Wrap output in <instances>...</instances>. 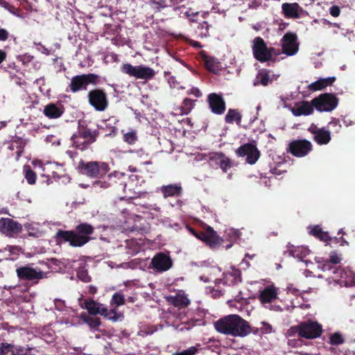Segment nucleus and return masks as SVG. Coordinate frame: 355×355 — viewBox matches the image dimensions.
<instances>
[{"instance_id":"54","label":"nucleus","mask_w":355,"mask_h":355,"mask_svg":"<svg viewBox=\"0 0 355 355\" xmlns=\"http://www.w3.org/2000/svg\"><path fill=\"white\" fill-rule=\"evenodd\" d=\"M220 154H224L222 152H217V153H213L209 156V161L210 162H214L216 164L218 165V164L220 162V159H218L217 155H219Z\"/></svg>"},{"instance_id":"26","label":"nucleus","mask_w":355,"mask_h":355,"mask_svg":"<svg viewBox=\"0 0 355 355\" xmlns=\"http://www.w3.org/2000/svg\"><path fill=\"white\" fill-rule=\"evenodd\" d=\"M155 76V71L153 69L143 64L138 65L137 79L148 80L153 78Z\"/></svg>"},{"instance_id":"21","label":"nucleus","mask_w":355,"mask_h":355,"mask_svg":"<svg viewBox=\"0 0 355 355\" xmlns=\"http://www.w3.org/2000/svg\"><path fill=\"white\" fill-rule=\"evenodd\" d=\"M160 191L165 198L168 197H178L182 195V187L181 184H171L162 186Z\"/></svg>"},{"instance_id":"20","label":"nucleus","mask_w":355,"mask_h":355,"mask_svg":"<svg viewBox=\"0 0 355 355\" xmlns=\"http://www.w3.org/2000/svg\"><path fill=\"white\" fill-rule=\"evenodd\" d=\"M314 106L312 105L311 102L303 101L299 104H296L294 107L292 108V113L296 116H300L302 115L307 116L310 115L313 112Z\"/></svg>"},{"instance_id":"22","label":"nucleus","mask_w":355,"mask_h":355,"mask_svg":"<svg viewBox=\"0 0 355 355\" xmlns=\"http://www.w3.org/2000/svg\"><path fill=\"white\" fill-rule=\"evenodd\" d=\"M64 113L62 105H58L55 103L47 104L43 110V114L49 119H58Z\"/></svg>"},{"instance_id":"43","label":"nucleus","mask_w":355,"mask_h":355,"mask_svg":"<svg viewBox=\"0 0 355 355\" xmlns=\"http://www.w3.org/2000/svg\"><path fill=\"white\" fill-rule=\"evenodd\" d=\"M340 259L338 257V256L336 254H331L329 261H326V263L323 264V267H322L323 270H331V263L338 264V263H340Z\"/></svg>"},{"instance_id":"19","label":"nucleus","mask_w":355,"mask_h":355,"mask_svg":"<svg viewBox=\"0 0 355 355\" xmlns=\"http://www.w3.org/2000/svg\"><path fill=\"white\" fill-rule=\"evenodd\" d=\"M282 13L286 18L297 19L300 17V11L303 9L297 3H284L282 5Z\"/></svg>"},{"instance_id":"42","label":"nucleus","mask_w":355,"mask_h":355,"mask_svg":"<svg viewBox=\"0 0 355 355\" xmlns=\"http://www.w3.org/2000/svg\"><path fill=\"white\" fill-rule=\"evenodd\" d=\"M77 277L83 282H89L91 277L89 275L87 270L85 268H79L77 270Z\"/></svg>"},{"instance_id":"7","label":"nucleus","mask_w":355,"mask_h":355,"mask_svg":"<svg viewBox=\"0 0 355 355\" xmlns=\"http://www.w3.org/2000/svg\"><path fill=\"white\" fill-rule=\"evenodd\" d=\"M311 104L319 112H331L338 106V98L333 93H324L311 100Z\"/></svg>"},{"instance_id":"47","label":"nucleus","mask_w":355,"mask_h":355,"mask_svg":"<svg viewBox=\"0 0 355 355\" xmlns=\"http://www.w3.org/2000/svg\"><path fill=\"white\" fill-rule=\"evenodd\" d=\"M198 352L196 347H191L180 352H176L175 355H194Z\"/></svg>"},{"instance_id":"59","label":"nucleus","mask_w":355,"mask_h":355,"mask_svg":"<svg viewBox=\"0 0 355 355\" xmlns=\"http://www.w3.org/2000/svg\"><path fill=\"white\" fill-rule=\"evenodd\" d=\"M10 3L6 2V1L4 0H0V6L3 8H4L5 9H7V8H8V6H10Z\"/></svg>"},{"instance_id":"36","label":"nucleus","mask_w":355,"mask_h":355,"mask_svg":"<svg viewBox=\"0 0 355 355\" xmlns=\"http://www.w3.org/2000/svg\"><path fill=\"white\" fill-rule=\"evenodd\" d=\"M121 71L129 76L134 77L137 79L138 65L133 66L130 63H125L121 66Z\"/></svg>"},{"instance_id":"63","label":"nucleus","mask_w":355,"mask_h":355,"mask_svg":"<svg viewBox=\"0 0 355 355\" xmlns=\"http://www.w3.org/2000/svg\"><path fill=\"white\" fill-rule=\"evenodd\" d=\"M343 123H344V124H345L346 126H348V125L352 124V121L348 123V121H346L345 119H343Z\"/></svg>"},{"instance_id":"24","label":"nucleus","mask_w":355,"mask_h":355,"mask_svg":"<svg viewBox=\"0 0 355 355\" xmlns=\"http://www.w3.org/2000/svg\"><path fill=\"white\" fill-rule=\"evenodd\" d=\"M277 298V289L274 286H267L260 293L259 300L262 304L270 303Z\"/></svg>"},{"instance_id":"4","label":"nucleus","mask_w":355,"mask_h":355,"mask_svg":"<svg viewBox=\"0 0 355 355\" xmlns=\"http://www.w3.org/2000/svg\"><path fill=\"white\" fill-rule=\"evenodd\" d=\"M100 83V76L96 73H83L76 75L71 79L67 92L76 93L80 91H86L89 85H97Z\"/></svg>"},{"instance_id":"11","label":"nucleus","mask_w":355,"mask_h":355,"mask_svg":"<svg viewBox=\"0 0 355 355\" xmlns=\"http://www.w3.org/2000/svg\"><path fill=\"white\" fill-rule=\"evenodd\" d=\"M173 264L171 257L164 252L157 253L150 262L151 268L157 272H164L172 268Z\"/></svg>"},{"instance_id":"48","label":"nucleus","mask_w":355,"mask_h":355,"mask_svg":"<svg viewBox=\"0 0 355 355\" xmlns=\"http://www.w3.org/2000/svg\"><path fill=\"white\" fill-rule=\"evenodd\" d=\"M105 318L112 322H116L118 320V315L114 309H110L107 314L105 315Z\"/></svg>"},{"instance_id":"49","label":"nucleus","mask_w":355,"mask_h":355,"mask_svg":"<svg viewBox=\"0 0 355 355\" xmlns=\"http://www.w3.org/2000/svg\"><path fill=\"white\" fill-rule=\"evenodd\" d=\"M300 324L298 325L291 327L288 330V335L289 336H293L297 334L300 337Z\"/></svg>"},{"instance_id":"18","label":"nucleus","mask_w":355,"mask_h":355,"mask_svg":"<svg viewBox=\"0 0 355 355\" xmlns=\"http://www.w3.org/2000/svg\"><path fill=\"white\" fill-rule=\"evenodd\" d=\"M117 122L118 120L114 117L103 121L100 125H98L97 131H100V135H103L104 137L113 138L118 134Z\"/></svg>"},{"instance_id":"32","label":"nucleus","mask_w":355,"mask_h":355,"mask_svg":"<svg viewBox=\"0 0 355 355\" xmlns=\"http://www.w3.org/2000/svg\"><path fill=\"white\" fill-rule=\"evenodd\" d=\"M196 100H192L189 98H186L183 100L181 105L178 108L180 110L179 114L180 115H187L189 114L191 110L193 109L196 105Z\"/></svg>"},{"instance_id":"57","label":"nucleus","mask_w":355,"mask_h":355,"mask_svg":"<svg viewBox=\"0 0 355 355\" xmlns=\"http://www.w3.org/2000/svg\"><path fill=\"white\" fill-rule=\"evenodd\" d=\"M191 94H193L196 97H200L202 96L201 92L198 88H193L191 90Z\"/></svg>"},{"instance_id":"3","label":"nucleus","mask_w":355,"mask_h":355,"mask_svg":"<svg viewBox=\"0 0 355 355\" xmlns=\"http://www.w3.org/2000/svg\"><path fill=\"white\" fill-rule=\"evenodd\" d=\"M189 232L199 240L202 241L211 249L218 248L223 243V239L220 237L217 232L210 226L206 225L202 232H197L191 226H187Z\"/></svg>"},{"instance_id":"33","label":"nucleus","mask_w":355,"mask_h":355,"mask_svg":"<svg viewBox=\"0 0 355 355\" xmlns=\"http://www.w3.org/2000/svg\"><path fill=\"white\" fill-rule=\"evenodd\" d=\"M224 282L225 284L229 285L236 284L238 282H241V271L239 270H236L232 271V272H228L225 274L224 277Z\"/></svg>"},{"instance_id":"61","label":"nucleus","mask_w":355,"mask_h":355,"mask_svg":"<svg viewBox=\"0 0 355 355\" xmlns=\"http://www.w3.org/2000/svg\"><path fill=\"white\" fill-rule=\"evenodd\" d=\"M272 331V327L270 324H267V327H266V330L263 331V333H268Z\"/></svg>"},{"instance_id":"55","label":"nucleus","mask_w":355,"mask_h":355,"mask_svg":"<svg viewBox=\"0 0 355 355\" xmlns=\"http://www.w3.org/2000/svg\"><path fill=\"white\" fill-rule=\"evenodd\" d=\"M109 311L110 310H108L105 306H104L103 304H102L100 308L99 313L98 314H100L105 318V315L107 314Z\"/></svg>"},{"instance_id":"52","label":"nucleus","mask_w":355,"mask_h":355,"mask_svg":"<svg viewBox=\"0 0 355 355\" xmlns=\"http://www.w3.org/2000/svg\"><path fill=\"white\" fill-rule=\"evenodd\" d=\"M6 10L15 16L21 17V10H19V8H16L12 5H10V6H8V8H7Z\"/></svg>"},{"instance_id":"60","label":"nucleus","mask_w":355,"mask_h":355,"mask_svg":"<svg viewBox=\"0 0 355 355\" xmlns=\"http://www.w3.org/2000/svg\"><path fill=\"white\" fill-rule=\"evenodd\" d=\"M10 3L6 2V1L4 0H0V6L3 8H4L5 9H7V8H8V6H10Z\"/></svg>"},{"instance_id":"39","label":"nucleus","mask_w":355,"mask_h":355,"mask_svg":"<svg viewBox=\"0 0 355 355\" xmlns=\"http://www.w3.org/2000/svg\"><path fill=\"white\" fill-rule=\"evenodd\" d=\"M25 178L29 184H34L36 182L37 175L36 173L31 169V166H24Z\"/></svg>"},{"instance_id":"44","label":"nucleus","mask_w":355,"mask_h":355,"mask_svg":"<svg viewBox=\"0 0 355 355\" xmlns=\"http://www.w3.org/2000/svg\"><path fill=\"white\" fill-rule=\"evenodd\" d=\"M123 139L125 142L129 144H133L137 140V136L135 132L131 131L125 133L123 135Z\"/></svg>"},{"instance_id":"25","label":"nucleus","mask_w":355,"mask_h":355,"mask_svg":"<svg viewBox=\"0 0 355 355\" xmlns=\"http://www.w3.org/2000/svg\"><path fill=\"white\" fill-rule=\"evenodd\" d=\"M77 135L79 138H82L86 141L89 145H91L96 141V138L100 135V131H97V130H92L89 128H85L78 131Z\"/></svg>"},{"instance_id":"46","label":"nucleus","mask_w":355,"mask_h":355,"mask_svg":"<svg viewBox=\"0 0 355 355\" xmlns=\"http://www.w3.org/2000/svg\"><path fill=\"white\" fill-rule=\"evenodd\" d=\"M329 125L334 128L336 132H339L342 128L340 120L336 118H333L332 120L329 123Z\"/></svg>"},{"instance_id":"8","label":"nucleus","mask_w":355,"mask_h":355,"mask_svg":"<svg viewBox=\"0 0 355 355\" xmlns=\"http://www.w3.org/2000/svg\"><path fill=\"white\" fill-rule=\"evenodd\" d=\"M300 337L311 340L319 338L322 333V326L317 321L308 320L300 323Z\"/></svg>"},{"instance_id":"41","label":"nucleus","mask_w":355,"mask_h":355,"mask_svg":"<svg viewBox=\"0 0 355 355\" xmlns=\"http://www.w3.org/2000/svg\"><path fill=\"white\" fill-rule=\"evenodd\" d=\"M345 343V338L339 332L332 334L329 337V343L331 345H340Z\"/></svg>"},{"instance_id":"40","label":"nucleus","mask_w":355,"mask_h":355,"mask_svg":"<svg viewBox=\"0 0 355 355\" xmlns=\"http://www.w3.org/2000/svg\"><path fill=\"white\" fill-rule=\"evenodd\" d=\"M3 355H20L19 352L23 351V347L14 349V346L10 344L3 343Z\"/></svg>"},{"instance_id":"34","label":"nucleus","mask_w":355,"mask_h":355,"mask_svg":"<svg viewBox=\"0 0 355 355\" xmlns=\"http://www.w3.org/2000/svg\"><path fill=\"white\" fill-rule=\"evenodd\" d=\"M102 304L95 302L94 300H87L85 301V308L90 315H97L99 313Z\"/></svg>"},{"instance_id":"56","label":"nucleus","mask_w":355,"mask_h":355,"mask_svg":"<svg viewBox=\"0 0 355 355\" xmlns=\"http://www.w3.org/2000/svg\"><path fill=\"white\" fill-rule=\"evenodd\" d=\"M88 293L92 295H94L97 293V288L95 286L89 285L88 286Z\"/></svg>"},{"instance_id":"58","label":"nucleus","mask_w":355,"mask_h":355,"mask_svg":"<svg viewBox=\"0 0 355 355\" xmlns=\"http://www.w3.org/2000/svg\"><path fill=\"white\" fill-rule=\"evenodd\" d=\"M6 57L7 53H6V51L0 49V64L2 63L6 59Z\"/></svg>"},{"instance_id":"15","label":"nucleus","mask_w":355,"mask_h":355,"mask_svg":"<svg viewBox=\"0 0 355 355\" xmlns=\"http://www.w3.org/2000/svg\"><path fill=\"white\" fill-rule=\"evenodd\" d=\"M297 37L294 33H286L282 38V53L287 55H293L298 51Z\"/></svg>"},{"instance_id":"31","label":"nucleus","mask_w":355,"mask_h":355,"mask_svg":"<svg viewBox=\"0 0 355 355\" xmlns=\"http://www.w3.org/2000/svg\"><path fill=\"white\" fill-rule=\"evenodd\" d=\"M170 302L174 306L182 309L189 306L190 300L184 295H177L171 297Z\"/></svg>"},{"instance_id":"5","label":"nucleus","mask_w":355,"mask_h":355,"mask_svg":"<svg viewBox=\"0 0 355 355\" xmlns=\"http://www.w3.org/2000/svg\"><path fill=\"white\" fill-rule=\"evenodd\" d=\"M78 169L80 173L89 178H103L110 171L107 163L103 162H87L80 160Z\"/></svg>"},{"instance_id":"37","label":"nucleus","mask_w":355,"mask_h":355,"mask_svg":"<svg viewBox=\"0 0 355 355\" xmlns=\"http://www.w3.org/2000/svg\"><path fill=\"white\" fill-rule=\"evenodd\" d=\"M82 138H79L78 135H73L71 137V140L73 141V146L77 149L80 150H85L87 149L90 145L87 143L86 141H82Z\"/></svg>"},{"instance_id":"51","label":"nucleus","mask_w":355,"mask_h":355,"mask_svg":"<svg viewBox=\"0 0 355 355\" xmlns=\"http://www.w3.org/2000/svg\"><path fill=\"white\" fill-rule=\"evenodd\" d=\"M10 33L5 28H0V41L5 42L9 37Z\"/></svg>"},{"instance_id":"28","label":"nucleus","mask_w":355,"mask_h":355,"mask_svg":"<svg viewBox=\"0 0 355 355\" xmlns=\"http://www.w3.org/2000/svg\"><path fill=\"white\" fill-rule=\"evenodd\" d=\"M202 61L205 68L210 72L216 73L220 69V63L214 57L204 55Z\"/></svg>"},{"instance_id":"12","label":"nucleus","mask_w":355,"mask_h":355,"mask_svg":"<svg viewBox=\"0 0 355 355\" xmlns=\"http://www.w3.org/2000/svg\"><path fill=\"white\" fill-rule=\"evenodd\" d=\"M207 103L211 112L216 115L224 114L226 103L222 94L210 93L207 98Z\"/></svg>"},{"instance_id":"2","label":"nucleus","mask_w":355,"mask_h":355,"mask_svg":"<svg viewBox=\"0 0 355 355\" xmlns=\"http://www.w3.org/2000/svg\"><path fill=\"white\" fill-rule=\"evenodd\" d=\"M214 326L218 333L234 337H245L251 332L248 322L236 314L220 318L214 322Z\"/></svg>"},{"instance_id":"45","label":"nucleus","mask_w":355,"mask_h":355,"mask_svg":"<svg viewBox=\"0 0 355 355\" xmlns=\"http://www.w3.org/2000/svg\"><path fill=\"white\" fill-rule=\"evenodd\" d=\"M112 303L116 306H121L125 304V299L123 295L119 293H115L112 295Z\"/></svg>"},{"instance_id":"62","label":"nucleus","mask_w":355,"mask_h":355,"mask_svg":"<svg viewBox=\"0 0 355 355\" xmlns=\"http://www.w3.org/2000/svg\"><path fill=\"white\" fill-rule=\"evenodd\" d=\"M129 171H132V172H135V171H137V168H136L135 167H134V166H129Z\"/></svg>"},{"instance_id":"13","label":"nucleus","mask_w":355,"mask_h":355,"mask_svg":"<svg viewBox=\"0 0 355 355\" xmlns=\"http://www.w3.org/2000/svg\"><path fill=\"white\" fill-rule=\"evenodd\" d=\"M236 153L239 157H246V162L250 164H254L260 157V151L255 145L248 143L237 148Z\"/></svg>"},{"instance_id":"35","label":"nucleus","mask_w":355,"mask_h":355,"mask_svg":"<svg viewBox=\"0 0 355 355\" xmlns=\"http://www.w3.org/2000/svg\"><path fill=\"white\" fill-rule=\"evenodd\" d=\"M81 319L85 323L88 324L91 329L94 330H98V327L101 324L100 318L89 316L86 315V313L81 315Z\"/></svg>"},{"instance_id":"6","label":"nucleus","mask_w":355,"mask_h":355,"mask_svg":"<svg viewBox=\"0 0 355 355\" xmlns=\"http://www.w3.org/2000/svg\"><path fill=\"white\" fill-rule=\"evenodd\" d=\"M88 103L97 112H104L109 106V99L105 90L102 88L90 89L87 95Z\"/></svg>"},{"instance_id":"16","label":"nucleus","mask_w":355,"mask_h":355,"mask_svg":"<svg viewBox=\"0 0 355 355\" xmlns=\"http://www.w3.org/2000/svg\"><path fill=\"white\" fill-rule=\"evenodd\" d=\"M16 273L17 277L20 280L24 281H33L43 278L42 271H37L35 268L30 267L28 265L18 267L16 269Z\"/></svg>"},{"instance_id":"10","label":"nucleus","mask_w":355,"mask_h":355,"mask_svg":"<svg viewBox=\"0 0 355 355\" xmlns=\"http://www.w3.org/2000/svg\"><path fill=\"white\" fill-rule=\"evenodd\" d=\"M252 50L254 58L260 62L270 61V53L264 40L258 36L252 40Z\"/></svg>"},{"instance_id":"17","label":"nucleus","mask_w":355,"mask_h":355,"mask_svg":"<svg viewBox=\"0 0 355 355\" xmlns=\"http://www.w3.org/2000/svg\"><path fill=\"white\" fill-rule=\"evenodd\" d=\"M308 131L313 135L314 141L319 145H326L331 141L330 131L324 128H319L315 124L312 123Z\"/></svg>"},{"instance_id":"9","label":"nucleus","mask_w":355,"mask_h":355,"mask_svg":"<svg viewBox=\"0 0 355 355\" xmlns=\"http://www.w3.org/2000/svg\"><path fill=\"white\" fill-rule=\"evenodd\" d=\"M313 150V145L306 139L293 140L288 144V151L295 157H303Z\"/></svg>"},{"instance_id":"50","label":"nucleus","mask_w":355,"mask_h":355,"mask_svg":"<svg viewBox=\"0 0 355 355\" xmlns=\"http://www.w3.org/2000/svg\"><path fill=\"white\" fill-rule=\"evenodd\" d=\"M329 13L332 17H337L340 14V7L336 5L332 6L329 8Z\"/></svg>"},{"instance_id":"29","label":"nucleus","mask_w":355,"mask_h":355,"mask_svg":"<svg viewBox=\"0 0 355 355\" xmlns=\"http://www.w3.org/2000/svg\"><path fill=\"white\" fill-rule=\"evenodd\" d=\"M242 120V114L236 109H229L225 116V121L226 123H233L236 122L238 125H240Z\"/></svg>"},{"instance_id":"14","label":"nucleus","mask_w":355,"mask_h":355,"mask_svg":"<svg viewBox=\"0 0 355 355\" xmlns=\"http://www.w3.org/2000/svg\"><path fill=\"white\" fill-rule=\"evenodd\" d=\"M22 231V225L10 218L0 219V232L8 236H14Z\"/></svg>"},{"instance_id":"64","label":"nucleus","mask_w":355,"mask_h":355,"mask_svg":"<svg viewBox=\"0 0 355 355\" xmlns=\"http://www.w3.org/2000/svg\"><path fill=\"white\" fill-rule=\"evenodd\" d=\"M193 46L200 47L201 45H200V44L198 42H195V43L193 44Z\"/></svg>"},{"instance_id":"53","label":"nucleus","mask_w":355,"mask_h":355,"mask_svg":"<svg viewBox=\"0 0 355 355\" xmlns=\"http://www.w3.org/2000/svg\"><path fill=\"white\" fill-rule=\"evenodd\" d=\"M268 51L270 53V61L272 60V62L275 61V58L272 59V56H277L279 55V50H276L274 47H268Z\"/></svg>"},{"instance_id":"30","label":"nucleus","mask_w":355,"mask_h":355,"mask_svg":"<svg viewBox=\"0 0 355 355\" xmlns=\"http://www.w3.org/2000/svg\"><path fill=\"white\" fill-rule=\"evenodd\" d=\"M310 234L324 242H330L331 238L327 232H324L320 225H314L309 231Z\"/></svg>"},{"instance_id":"23","label":"nucleus","mask_w":355,"mask_h":355,"mask_svg":"<svg viewBox=\"0 0 355 355\" xmlns=\"http://www.w3.org/2000/svg\"><path fill=\"white\" fill-rule=\"evenodd\" d=\"M336 77H328L326 78H320L318 80L312 83L308 86V89L312 92H316L319 90L324 89L329 85H332V84L336 81Z\"/></svg>"},{"instance_id":"27","label":"nucleus","mask_w":355,"mask_h":355,"mask_svg":"<svg viewBox=\"0 0 355 355\" xmlns=\"http://www.w3.org/2000/svg\"><path fill=\"white\" fill-rule=\"evenodd\" d=\"M272 82V80L270 78L269 71L266 69H262L258 72L253 85L254 86H258L259 85L268 86Z\"/></svg>"},{"instance_id":"38","label":"nucleus","mask_w":355,"mask_h":355,"mask_svg":"<svg viewBox=\"0 0 355 355\" xmlns=\"http://www.w3.org/2000/svg\"><path fill=\"white\" fill-rule=\"evenodd\" d=\"M216 158L218 159H220V162L218 165L223 173H226L227 170L232 166V163L230 159L226 157L225 154L217 155Z\"/></svg>"},{"instance_id":"1","label":"nucleus","mask_w":355,"mask_h":355,"mask_svg":"<svg viewBox=\"0 0 355 355\" xmlns=\"http://www.w3.org/2000/svg\"><path fill=\"white\" fill-rule=\"evenodd\" d=\"M94 231V226L84 222L77 225L73 230H59L55 239L60 242L69 243L71 247L80 248L93 239Z\"/></svg>"}]
</instances>
